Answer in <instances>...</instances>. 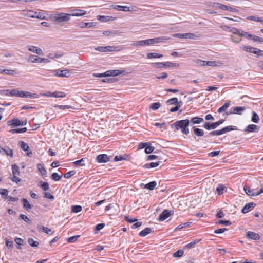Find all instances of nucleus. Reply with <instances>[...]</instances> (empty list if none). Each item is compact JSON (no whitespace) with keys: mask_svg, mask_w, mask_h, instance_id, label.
Wrapping results in <instances>:
<instances>
[{"mask_svg":"<svg viewBox=\"0 0 263 263\" xmlns=\"http://www.w3.org/2000/svg\"><path fill=\"white\" fill-rule=\"evenodd\" d=\"M161 106V104L159 102H156L152 103L149 108L153 110L158 109Z\"/></svg>","mask_w":263,"mask_h":263,"instance_id":"obj_49","label":"nucleus"},{"mask_svg":"<svg viewBox=\"0 0 263 263\" xmlns=\"http://www.w3.org/2000/svg\"><path fill=\"white\" fill-rule=\"evenodd\" d=\"M61 177L62 176L59 175L57 173H53L51 176V179L55 181L59 180Z\"/></svg>","mask_w":263,"mask_h":263,"instance_id":"obj_55","label":"nucleus"},{"mask_svg":"<svg viewBox=\"0 0 263 263\" xmlns=\"http://www.w3.org/2000/svg\"><path fill=\"white\" fill-rule=\"evenodd\" d=\"M174 124L177 130L181 129L182 133L185 135H187L189 133V129L187 127L189 124V120L188 119L177 121Z\"/></svg>","mask_w":263,"mask_h":263,"instance_id":"obj_1","label":"nucleus"},{"mask_svg":"<svg viewBox=\"0 0 263 263\" xmlns=\"http://www.w3.org/2000/svg\"><path fill=\"white\" fill-rule=\"evenodd\" d=\"M255 205L256 204L253 202H250V203L246 204V205L241 210L242 213H248L249 211L251 210V209L254 208L255 207Z\"/></svg>","mask_w":263,"mask_h":263,"instance_id":"obj_19","label":"nucleus"},{"mask_svg":"<svg viewBox=\"0 0 263 263\" xmlns=\"http://www.w3.org/2000/svg\"><path fill=\"white\" fill-rule=\"evenodd\" d=\"M21 14L25 17L35 18V15L37 14V12L31 10H23Z\"/></svg>","mask_w":263,"mask_h":263,"instance_id":"obj_10","label":"nucleus"},{"mask_svg":"<svg viewBox=\"0 0 263 263\" xmlns=\"http://www.w3.org/2000/svg\"><path fill=\"white\" fill-rule=\"evenodd\" d=\"M240 48L243 51H245L246 52L255 54L256 48L246 45H242L241 46H240Z\"/></svg>","mask_w":263,"mask_h":263,"instance_id":"obj_24","label":"nucleus"},{"mask_svg":"<svg viewBox=\"0 0 263 263\" xmlns=\"http://www.w3.org/2000/svg\"><path fill=\"white\" fill-rule=\"evenodd\" d=\"M203 121V119L201 117H195L191 119V125L195 124H200Z\"/></svg>","mask_w":263,"mask_h":263,"instance_id":"obj_33","label":"nucleus"},{"mask_svg":"<svg viewBox=\"0 0 263 263\" xmlns=\"http://www.w3.org/2000/svg\"><path fill=\"white\" fill-rule=\"evenodd\" d=\"M171 215V211L168 210H165L160 215L158 220L162 221L166 219Z\"/></svg>","mask_w":263,"mask_h":263,"instance_id":"obj_15","label":"nucleus"},{"mask_svg":"<svg viewBox=\"0 0 263 263\" xmlns=\"http://www.w3.org/2000/svg\"><path fill=\"white\" fill-rule=\"evenodd\" d=\"M0 153L2 155H5L11 157H13V150L8 146H5L4 147H0Z\"/></svg>","mask_w":263,"mask_h":263,"instance_id":"obj_7","label":"nucleus"},{"mask_svg":"<svg viewBox=\"0 0 263 263\" xmlns=\"http://www.w3.org/2000/svg\"><path fill=\"white\" fill-rule=\"evenodd\" d=\"M97 20L103 22H106L109 21H112V17L109 16L98 15Z\"/></svg>","mask_w":263,"mask_h":263,"instance_id":"obj_28","label":"nucleus"},{"mask_svg":"<svg viewBox=\"0 0 263 263\" xmlns=\"http://www.w3.org/2000/svg\"><path fill=\"white\" fill-rule=\"evenodd\" d=\"M37 229L42 232L46 233L48 235H52L53 233L51 229L41 224L38 225Z\"/></svg>","mask_w":263,"mask_h":263,"instance_id":"obj_20","label":"nucleus"},{"mask_svg":"<svg viewBox=\"0 0 263 263\" xmlns=\"http://www.w3.org/2000/svg\"><path fill=\"white\" fill-rule=\"evenodd\" d=\"M41 186L44 191H46L49 190V184L47 182L41 181Z\"/></svg>","mask_w":263,"mask_h":263,"instance_id":"obj_56","label":"nucleus"},{"mask_svg":"<svg viewBox=\"0 0 263 263\" xmlns=\"http://www.w3.org/2000/svg\"><path fill=\"white\" fill-rule=\"evenodd\" d=\"M0 73H5L6 74L11 76L17 74V72L15 70L11 69H3V70L0 71Z\"/></svg>","mask_w":263,"mask_h":263,"instance_id":"obj_34","label":"nucleus"},{"mask_svg":"<svg viewBox=\"0 0 263 263\" xmlns=\"http://www.w3.org/2000/svg\"><path fill=\"white\" fill-rule=\"evenodd\" d=\"M117 47H115L114 46H98L95 48V50L101 52H111L116 51V49Z\"/></svg>","mask_w":263,"mask_h":263,"instance_id":"obj_4","label":"nucleus"},{"mask_svg":"<svg viewBox=\"0 0 263 263\" xmlns=\"http://www.w3.org/2000/svg\"><path fill=\"white\" fill-rule=\"evenodd\" d=\"M246 108L245 107L242 106H236L232 107L231 108V110L229 112H226V115H229L230 114H238L241 115L242 114V112H243L244 110H245Z\"/></svg>","mask_w":263,"mask_h":263,"instance_id":"obj_5","label":"nucleus"},{"mask_svg":"<svg viewBox=\"0 0 263 263\" xmlns=\"http://www.w3.org/2000/svg\"><path fill=\"white\" fill-rule=\"evenodd\" d=\"M55 76L59 77H68L70 75V72L69 70H57L55 71Z\"/></svg>","mask_w":263,"mask_h":263,"instance_id":"obj_8","label":"nucleus"},{"mask_svg":"<svg viewBox=\"0 0 263 263\" xmlns=\"http://www.w3.org/2000/svg\"><path fill=\"white\" fill-rule=\"evenodd\" d=\"M75 174V172L74 171H69L64 174V177L66 179L70 178L71 176H72Z\"/></svg>","mask_w":263,"mask_h":263,"instance_id":"obj_64","label":"nucleus"},{"mask_svg":"<svg viewBox=\"0 0 263 263\" xmlns=\"http://www.w3.org/2000/svg\"><path fill=\"white\" fill-rule=\"evenodd\" d=\"M244 191L246 194L250 196H257L263 193V186L259 191L256 189H252L250 187L244 186Z\"/></svg>","mask_w":263,"mask_h":263,"instance_id":"obj_3","label":"nucleus"},{"mask_svg":"<svg viewBox=\"0 0 263 263\" xmlns=\"http://www.w3.org/2000/svg\"><path fill=\"white\" fill-rule=\"evenodd\" d=\"M195 35L192 33H183V38L194 39Z\"/></svg>","mask_w":263,"mask_h":263,"instance_id":"obj_62","label":"nucleus"},{"mask_svg":"<svg viewBox=\"0 0 263 263\" xmlns=\"http://www.w3.org/2000/svg\"><path fill=\"white\" fill-rule=\"evenodd\" d=\"M217 4L219 5V8L222 10H227L230 12H234L236 13L238 12L239 11L238 9L230 6H228L225 5L221 4L220 3H217Z\"/></svg>","mask_w":263,"mask_h":263,"instance_id":"obj_13","label":"nucleus"},{"mask_svg":"<svg viewBox=\"0 0 263 263\" xmlns=\"http://www.w3.org/2000/svg\"><path fill=\"white\" fill-rule=\"evenodd\" d=\"M79 27L81 28H84L86 27L88 28H94L96 26V23L89 22V23H84L81 22L79 24Z\"/></svg>","mask_w":263,"mask_h":263,"instance_id":"obj_22","label":"nucleus"},{"mask_svg":"<svg viewBox=\"0 0 263 263\" xmlns=\"http://www.w3.org/2000/svg\"><path fill=\"white\" fill-rule=\"evenodd\" d=\"M19 145L22 150L26 152V154L27 156L29 157L31 156L32 154V151H31L27 143L24 141H19Z\"/></svg>","mask_w":263,"mask_h":263,"instance_id":"obj_6","label":"nucleus"},{"mask_svg":"<svg viewBox=\"0 0 263 263\" xmlns=\"http://www.w3.org/2000/svg\"><path fill=\"white\" fill-rule=\"evenodd\" d=\"M164 67H172L174 66H179V64L177 63H174L170 62H166L165 63H163Z\"/></svg>","mask_w":263,"mask_h":263,"instance_id":"obj_54","label":"nucleus"},{"mask_svg":"<svg viewBox=\"0 0 263 263\" xmlns=\"http://www.w3.org/2000/svg\"><path fill=\"white\" fill-rule=\"evenodd\" d=\"M151 232L152 229L150 228H146L139 233V235L141 237H144L149 234Z\"/></svg>","mask_w":263,"mask_h":263,"instance_id":"obj_31","label":"nucleus"},{"mask_svg":"<svg viewBox=\"0 0 263 263\" xmlns=\"http://www.w3.org/2000/svg\"><path fill=\"white\" fill-rule=\"evenodd\" d=\"M28 242L32 247H37L39 246V242L37 241H35L33 239L29 238L28 239Z\"/></svg>","mask_w":263,"mask_h":263,"instance_id":"obj_43","label":"nucleus"},{"mask_svg":"<svg viewBox=\"0 0 263 263\" xmlns=\"http://www.w3.org/2000/svg\"><path fill=\"white\" fill-rule=\"evenodd\" d=\"M21 98H38L39 95L36 93H31L29 91H21Z\"/></svg>","mask_w":263,"mask_h":263,"instance_id":"obj_11","label":"nucleus"},{"mask_svg":"<svg viewBox=\"0 0 263 263\" xmlns=\"http://www.w3.org/2000/svg\"><path fill=\"white\" fill-rule=\"evenodd\" d=\"M27 128L26 127L22 128H17L14 129H12L10 130V132L12 134L14 133H23L26 132Z\"/></svg>","mask_w":263,"mask_h":263,"instance_id":"obj_46","label":"nucleus"},{"mask_svg":"<svg viewBox=\"0 0 263 263\" xmlns=\"http://www.w3.org/2000/svg\"><path fill=\"white\" fill-rule=\"evenodd\" d=\"M193 129L195 135L197 136L200 137L204 135V131L202 129L194 127Z\"/></svg>","mask_w":263,"mask_h":263,"instance_id":"obj_37","label":"nucleus"},{"mask_svg":"<svg viewBox=\"0 0 263 263\" xmlns=\"http://www.w3.org/2000/svg\"><path fill=\"white\" fill-rule=\"evenodd\" d=\"M12 170L13 176H19L20 174L19 167L16 164L12 165Z\"/></svg>","mask_w":263,"mask_h":263,"instance_id":"obj_32","label":"nucleus"},{"mask_svg":"<svg viewBox=\"0 0 263 263\" xmlns=\"http://www.w3.org/2000/svg\"><path fill=\"white\" fill-rule=\"evenodd\" d=\"M233 130H237L236 126H233L232 125L226 126L220 129L221 135L224 134L226 133L231 132Z\"/></svg>","mask_w":263,"mask_h":263,"instance_id":"obj_25","label":"nucleus"},{"mask_svg":"<svg viewBox=\"0 0 263 263\" xmlns=\"http://www.w3.org/2000/svg\"><path fill=\"white\" fill-rule=\"evenodd\" d=\"M52 96L54 98H64L66 96V95L64 92L55 91L52 93Z\"/></svg>","mask_w":263,"mask_h":263,"instance_id":"obj_39","label":"nucleus"},{"mask_svg":"<svg viewBox=\"0 0 263 263\" xmlns=\"http://www.w3.org/2000/svg\"><path fill=\"white\" fill-rule=\"evenodd\" d=\"M28 50L32 52L35 53L39 55H43V52L40 48H37L36 47L34 46H28Z\"/></svg>","mask_w":263,"mask_h":263,"instance_id":"obj_18","label":"nucleus"},{"mask_svg":"<svg viewBox=\"0 0 263 263\" xmlns=\"http://www.w3.org/2000/svg\"><path fill=\"white\" fill-rule=\"evenodd\" d=\"M151 65L153 67H157V68H162L164 67L163 62H157V63H152Z\"/></svg>","mask_w":263,"mask_h":263,"instance_id":"obj_63","label":"nucleus"},{"mask_svg":"<svg viewBox=\"0 0 263 263\" xmlns=\"http://www.w3.org/2000/svg\"><path fill=\"white\" fill-rule=\"evenodd\" d=\"M70 14L59 13L52 17V20L58 23L67 22L70 20Z\"/></svg>","mask_w":263,"mask_h":263,"instance_id":"obj_2","label":"nucleus"},{"mask_svg":"<svg viewBox=\"0 0 263 263\" xmlns=\"http://www.w3.org/2000/svg\"><path fill=\"white\" fill-rule=\"evenodd\" d=\"M156 185H157L156 182L155 181H152V182H150L147 183L145 185V188L149 190H153L155 189V187L156 186Z\"/></svg>","mask_w":263,"mask_h":263,"instance_id":"obj_35","label":"nucleus"},{"mask_svg":"<svg viewBox=\"0 0 263 263\" xmlns=\"http://www.w3.org/2000/svg\"><path fill=\"white\" fill-rule=\"evenodd\" d=\"M230 105V102H226L221 107L219 108L217 110L218 113H221L224 111Z\"/></svg>","mask_w":263,"mask_h":263,"instance_id":"obj_30","label":"nucleus"},{"mask_svg":"<svg viewBox=\"0 0 263 263\" xmlns=\"http://www.w3.org/2000/svg\"><path fill=\"white\" fill-rule=\"evenodd\" d=\"M224 121V120L221 119V120H219V121H218L217 122L211 123L212 124L213 129L216 128L218 126H219L220 125L222 124L223 123Z\"/></svg>","mask_w":263,"mask_h":263,"instance_id":"obj_53","label":"nucleus"},{"mask_svg":"<svg viewBox=\"0 0 263 263\" xmlns=\"http://www.w3.org/2000/svg\"><path fill=\"white\" fill-rule=\"evenodd\" d=\"M154 147L151 145V143H148V145H146L145 148V152L146 154H150L154 150Z\"/></svg>","mask_w":263,"mask_h":263,"instance_id":"obj_47","label":"nucleus"},{"mask_svg":"<svg viewBox=\"0 0 263 263\" xmlns=\"http://www.w3.org/2000/svg\"><path fill=\"white\" fill-rule=\"evenodd\" d=\"M80 235H75L67 238V242L69 243H73L76 241L79 238Z\"/></svg>","mask_w":263,"mask_h":263,"instance_id":"obj_50","label":"nucleus"},{"mask_svg":"<svg viewBox=\"0 0 263 263\" xmlns=\"http://www.w3.org/2000/svg\"><path fill=\"white\" fill-rule=\"evenodd\" d=\"M260 17L256 16H249L246 17V19L250 21H253L259 22L260 21Z\"/></svg>","mask_w":263,"mask_h":263,"instance_id":"obj_51","label":"nucleus"},{"mask_svg":"<svg viewBox=\"0 0 263 263\" xmlns=\"http://www.w3.org/2000/svg\"><path fill=\"white\" fill-rule=\"evenodd\" d=\"M184 253V251L182 250H178L177 251L175 252L173 254L174 257H181Z\"/></svg>","mask_w":263,"mask_h":263,"instance_id":"obj_52","label":"nucleus"},{"mask_svg":"<svg viewBox=\"0 0 263 263\" xmlns=\"http://www.w3.org/2000/svg\"><path fill=\"white\" fill-rule=\"evenodd\" d=\"M40 57H38L36 55L31 54L30 55L28 59L29 62H31V63H40Z\"/></svg>","mask_w":263,"mask_h":263,"instance_id":"obj_27","label":"nucleus"},{"mask_svg":"<svg viewBox=\"0 0 263 263\" xmlns=\"http://www.w3.org/2000/svg\"><path fill=\"white\" fill-rule=\"evenodd\" d=\"M86 14V11L81 9H74L72 10L70 16H81Z\"/></svg>","mask_w":263,"mask_h":263,"instance_id":"obj_16","label":"nucleus"},{"mask_svg":"<svg viewBox=\"0 0 263 263\" xmlns=\"http://www.w3.org/2000/svg\"><path fill=\"white\" fill-rule=\"evenodd\" d=\"M19 218L25 221L27 223H30L31 222L30 219L27 216L24 214H20L19 216Z\"/></svg>","mask_w":263,"mask_h":263,"instance_id":"obj_57","label":"nucleus"},{"mask_svg":"<svg viewBox=\"0 0 263 263\" xmlns=\"http://www.w3.org/2000/svg\"><path fill=\"white\" fill-rule=\"evenodd\" d=\"M96 161L98 163H106L109 161V157L106 154H100L97 156Z\"/></svg>","mask_w":263,"mask_h":263,"instance_id":"obj_9","label":"nucleus"},{"mask_svg":"<svg viewBox=\"0 0 263 263\" xmlns=\"http://www.w3.org/2000/svg\"><path fill=\"white\" fill-rule=\"evenodd\" d=\"M82 210V208L80 205H72L71 206V211L75 213L81 212Z\"/></svg>","mask_w":263,"mask_h":263,"instance_id":"obj_45","label":"nucleus"},{"mask_svg":"<svg viewBox=\"0 0 263 263\" xmlns=\"http://www.w3.org/2000/svg\"><path fill=\"white\" fill-rule=\"evenodd\" d=\"M258 130L257 126L254 124H250L248 125L244 129L246 132H257Z\"/></svg>","mask_w":263,"mask_h":263,"instance_id":"obj_21","label":"nucleus"},{"mask_svg":"<svg viewBox=\"0 0 263 263\" xmlns=\"http://www.w3.org/2000/svg\"><path fill=\"white\" fill-rule=\"evenodd\" d=\"M111 7L112 9L116 10L120 8V10L123 11H131L133 10V9H130L129 7L128 6H124L120 5H112Z\"/></svg>","mask_w":263,"mask_h":263,"instance_id":"obj_26","label":"nucleus"},{"mask_svg":"<svg viewBox=\"0 0 263 263\" xmlns=\"http://www.w3.org/2000/svg\"><path fill=\"white\" fill-rule=\"evenodd\" d=\"M132 45L133 46H141V47H142V46H145V44H144V40L137 41L135 43H134L133 44H132Z\"/></svg>","mask_w":263,"mask_h":263,"instance_id":"obj_61","label":"nucleus"},{"mask_svg":"<svg viewBox=\"0 0 263 263\" xmlns=\"http://www.w3.org/2000/svg\"><path fill=\"white\" fill-rule=\"evenodd\" d=\"M7 124L9 125L19 126L21 125V121L18 119H14L8 121Z\"/></svg>","mask_w":263,"mask_h":263,"instance_id":"obj_29","label":"nucleus"},{"mask_svg":"<svg viewBox=\"0 0 263 263\" xmlns=\"http://www.w3.org/2000/svg\"><path fill=\"white\" fill-rule=\"evenodd\" d=\"M227 187L226 186L222 184H219L216 189V192H217L218 195H220L227 191Z\"/></svg>","mask_w":263,"mask_h":263,"instance_id":"obj_23","label":"nucleus"},{"mask_svg":"<svg viewBox=\"0 0 263 263\" xmlns=\"http://www.w3.org/2000/svg\"><path fill=\"white\" fill-rule=\"evenodd\" d=\"M170 105L175 104L177 105L179 103H181V101L178 102V99L177 98H173L168 100L166 102Z\"/></svg>","mask_w":263,"mask_h":263,"instance_id":"obj_44","label":"nucleus"},{"mask_svg":"<svg viewBox=\"0 0 263 263\" xmlns=\"http://www.w3.org/2000/svg\"><path fill=\"white\" fill-rule=\"evenodd\" d=\"M259 117L258 115H257V113L253 111L252 112L251 121L254 123H257L259 122Z\"/></svg>","mask_w":263,"mask_h":263,"instance_id":"obj_42","label":"nucleus"},{"mask_svg":"<svg viewBox=\"0 0 263 263\" xmlns=\"http://www.w3.org/2000/svg\"><path fill=\"white\" fill-rule=\"evenodd\" d=\"M5 95L6 96L12 97H21V91L17 90V89L13 90H6Z\"/></svg>","mask_w":263,"mask_h":263,"instance_id":"obj_12","label":"nucleus"},{"mask_svg":"<svg viewBox=\"0 0 263 263\" xmlns=\"http://www.w3.org/2000/svg\"><path fill=\"white\" fill-rule=\"evenodd\" d=\"M124 70H109L106 71V75L108 76H117L123 73Z\"/></svg>","mask_w":263,"mask_h":263,"instance_id":"obj_14","label":"nucleus"},{"mask_svg":"<svg viewBox=\"0 0 263 263\" xmlns=\"http://www.w3.org/2000/svg\"><path fill=\"white\" fill-rule=\"evenodd\" d=\"M162 57H163L162 54L156 53H149L147 54V58L148 59L161 58Z\"/></svg>","mask_w":263,"mask_h":263,"instance_id":"obj_40","label":"nucleus"},{"mask_svg":"<svg viewBox=\"0 0 263 263\" xmlns=\"http://www.w3.org/2000/svg\"><path fill=\"white\" fill-rule=\"evenodd\" d=\"M55 108H58L60 109H62V110H65V109H69V108H71L72 107L71 106H69V105H57L54 106Z\"/></svg>","mask_w":263,"mask_h":263,"instance_id":"obj_60","label":"nucleus"},{"mask_svg":"<svg viewBox=\"0 0 263 263\" xmlns=\"http://www.w3.org/2000/svg\"><path fill=\"white\" fill-rule=\"evenodd\" d=\"M85 158H82L81 159L79 160L73 162V164L75 166H82L85 165Z\"/></svg>","mask_w":263,"mask_h":263,"instance_id":"obj_41","label":"nucleus"},{"mask_svg":"<svg viewBox=\"0 0 263 263\" xmlns=\"http://www.w3.org/2000/svg\"><path fill=\"white\" fill-rule=\"evenodd\" d=\"M37 170L42 176L46 175L47 171L44 165L42 164H39L37 165Z\"/></svg>","mask_w":263,"mask_h":263,"instance_id":"obj_36","label":"nucleus"},{"mask_svg":"<svg viewBox=\"0 0 263 263\" xmlns=\"http://www.w3.org/2000/svg\"><path fill=\"white\" fill-rule=\"evenodd\" d=\"M22 202L23 203V207L26 209V210H29L32 208V205L29 203L27 199L23 198Z\"/></svg>","mask_w":263,"mask_h":263,"instance_id":"obj_38","label":"nucleus"},{"mask_svg":"<svg viewBox=\"0 0 263 263\" xmlns=\"http://www.w3.org/2000/svg\"><path fill=\"white\" fill-rule=\"evenodd\" d=\"M246 236L251 239L257 240L260 239L259 235L252 231H248L246 233Z\"/></svg>","mask_w":263,"mask_h":263,"instance_id":"obj_17","label":"nucleus"},{"mask_svg":"<svg viewBox=\"0 0 263 263\" xmlns=\"http://www.w3.org/2000/svg\"><path fill=\"white\" fill-rule=\"evenodd\" d=\"M62 56L61 54H58L55 53H50L47 57L51 59H54L55 58H60Z\"/></svg>","mask_w":263,"mask_h":263,"instance_id":"obj_58","label":"nucleus"},{"mask_svg":"<svg viewBox=\"0 0 263 263\" xmlns=\"http://www.w3.org/2000/svg\"><path fill=\"white\" fill-rule=\"evenodd\" d=\"M217 223L222 225L229 226L231 224V222L229 220H219L217 222Z\"/></svg>","mask_w":263,"mask_h":263,"instance_id":"obj_59","label":"nucleus"},{"mask_svg":"<svg viewBox=\"0 0 263 263\" xmlns=\"http://www.w3.org/2000/svg\"><path fill=\"white\" fill-rule=\"evenodd\" d=\"M191 223V222H187L182 224H180L177 227H176L175 228V231H177L179 230H181V229H182L183 228L187 227L190 225Z\"/></svg>","mask_w":263,"mask_h":263,"instance_id":"obj_48","label":"nucleus"}]
</instances>
